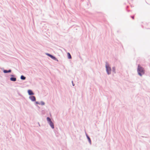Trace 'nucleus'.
<instances>
[{"label":"nucleus","instance_id":"obj_11","mask_svg":"<svg viewBox=\"0 0 150 150\" xmlns=\"http://www.w3.org/2000/svg\"><path fill=\"white\" fill-rule=\"evenodd\" d=\"M40 104L42 105H45V103L43 102H41L40 103Z\"/></svg>","mask_w":150,"mask_h":150},{"label":"nucleus","instance_id":"obj_3","mask_svg":"<svg viewBox=\"0 0 150 150\" xmlns=\"http://www.w3.org/2000/svg\"><path fill=\"white\" fill-rule=\"evenodd\" d=\"M106 68L108 74H110L111 72V69L108 65H106Z\"/></svg>","mask_w":150,"mask_h":150},{"label":"nucleus","instance_id":"obj_14","mask_svg":"<svg viewBox=\"0 0 150 150\" xmlns=\"http://www.w3.org/2000/svg\"><path fill=\"white\" fill-rule=\"evenodd\" d=\"M36 103L37 104H40V103H38V102H36Z\"/></svg>","mask_w":150,"mask_h":150},{"label":"nucleus","instance_id":"obj_4","mask_svg":"<svg viewBox=\"0 0 150 150\" xmlns=\"http://www.w3.org/2000/svg\"><path fill=\"white\" fill-rule=\"evenodd\" d=\"M30 98L33 101H34L35 100V98L34 96H31L30 97Z\"/></svg>","mask_w":150,"mask_h":150},{"label":"nucleus","instance_id":"obj_13","mask_svg":"<svg viewBox=\"0 0 150 150\" xmlns=\"http://www.w3.org/2000/svg\"><path fill=\"white\" fill-rule=\"evenodd\" d=\"M112 69H113V71H115V67H113L112 68Z\"/></svg>","mask_w":150,"mask_h":150},{"label":"nucleus","instance_id":"obj_12","mask_svg":"<svg viewBox=\"0 0 150 150\" xmlns=\"http://www.w3.org/2000/svg\"><path fill=\"white\" fill-rule=\"evenodd\" d=\"M87 138L88 139V140L89 142L91 143V140L90 138L88 137H87Z\"/></svg>","mask_w":150,"mask_h":150},{"label":"nucleus","instance_id":"obj_1","mask_svg":"<svg viewBox=\"0 0 150 150\" xmlns=\"http://www.w3.org/2000/svg\"><path fill=\"white\" fill-rule=\"evenodd\" d=\"M137 71L139 74L140 76H142V75L144 74V73L143 68L139 65H138Z\"/></svg>","mask_w":150,"mask_h":150},{"label":"nucleus","instance_id":"obj_8","mask_svg":"<svg viewBox=\"0 0 150 150\" xmlns=\"http://www.w3.org/2000/svg\"><path fill=\"white\" fill-rule=\"evenodd\" d=\"M67 55H68V57L69 59H70L71 58V56L69 52L67 53Z\"/></svg>","mask_w":150,"mask_h":150},{"label":"nucleus","instance_id":"obj_2","mask_svg":"<svg viewBox=\"0 0 150 150\" xmlns=\"http://www.w3.org/2000/svg\"><path fill=\"white\" fill-rule=\"evenodd\" d=\"M47 120L51 127L53 129L54 128V125L53 123L51 121V119L49 117H47Z\"/></svg>","mask_w":150,"mask_h":150},{"label":"nucleus","instance_id":"obj_7","mask_svg":"<svg viewBox=\"0 0 150 150\" xmlns=\"http://www.w3.org/2000/svg\"><path fill=\"white\" fill-rule=\"evenodd\" d=\"M11 71V70H9L8 71L7 70H4V73H9Z\"/></svg>","mask_w":150,"mask_h":150},{"label":"nucleus","instance_id":"obj_9","mask_svg":"<svg viewBox=\"0 0 150 150\" xmlns=\"http://www.w3.org/2000/svg\"><path fill=\"white\" fill-rule=\"evenodd\" d=\"M21 79L22 80H25V77H24L22 75L21 76Z\"/></svg>","mask_w":150,"mask_h":150},{"label":"nucleus","instance_id":"obj_15","mask_svg":"<svg viewBox=\"0 0 150 150\" xmlns=\"http://www.w3.org/2000/svg\"><path fill=\"white\" fill-rule=\"evenodd\" d=\"M132 18L133 19L134 18V17L133 16L132 17Z\"/></svg>","mask_w":150,"mask_h":150},{"label":"nucleus","instance_id":"obj_10","mask_svg":"<svg viewBox=\"0 0 150 150\" xmlns=\"http://www.w3.org/2000/svg\"><path fill=\"white\" fill-rule=\"evenodd\" d=\"M28 94H33L32 91L31 90H28Z\"/></svg>","mask_w":150,"mask_h":150},{"label":"nucleus","instance_id":"obj_5","mask_svg":"<svg viewBox=\"0 0 150 150\" xmlns=\"http://www.w3.org/2000/svg\"><path fill=\"white\" fill-rule=\"evenodd\" d=\"M46 54L48 56H49V57H51L52 59H55V58L54 57H53V56L52 55H51L47 53Z\"/></svg>","mask_w":150,"mask_h":150},{"label":"nucleus","instance_id":"obj_6","mask_svg":"<svg viewBox=\"0 0 150 150\" xmlns=\"http://www.w3.org/2000/svg\"><path fill=\"white\" fill-rule=\"evenodd\" d=\"M10 80L11 81H16V78L14 77L11 78Z\"/></svg>","mask_w":150,"mask_h":150}]
</instances>
